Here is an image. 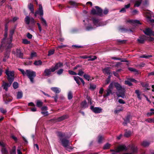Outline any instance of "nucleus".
<instances>
[{
    "instance_id": "nucleus-53",
    "label": "nucleus",
    "mask_w": 154,
    "mask_h": 154,
    "mask_svg": "<svg viewBox=\"0 0 154 154\" xmlns=\"http://www.w3.org/2000/svg\"><path fill=\"white\" fill-rule=\"evenodd\" d=\"M125 84L128 85L129 86L132 85L131 82L130 81V79L128 80L125 81Z\"/></svg>"
},
{
    "instance_id": "nucleus-15",
    "label": "nucleus",
    "mask_w": 154,
    "mask_h": 154,
    "mask_svg": "<svg viewBox=\"0 0 154 154\" xmlns=\"http://www.w3.org/2000/svg\"><path fill=\"white\" fill-rule=\"evenodd\" d=\"M15 55L17 57L20 58H23V54L22 53L20 49H17Z\"/></svg>"
},
{
    "instance_id": "nucleus-25",
    "label": "nucleus",
    "mask_w": 154,
    "mask_h": 154,
    "mask_svg": "<svg viewBox=\"0 0 154 154\" xmlns=\"http://www.w3.org/2000/svg\"><path fill=\"white\" fill-rule=\"evenodd\" d=\"M68 118V116L66 115H63L57 118V120L58 122H61Z\"/></svg>"
},
{
    "instance_id": "nucleus-44",
    "label": "nucleus",
    "mask_w": 154,
    "mask_h": 154,
    "mask_svg": "<svg viewBox=\"0 0 154 154\" xmlns=\"http://www.w3.org/2000/svg\"><path fill=\"white\" fill-rule=\"evenodd\" d=\"M1 150L2 154H8V151L5 148V147H2V148Z\"/></svg>"
},
{
    "instance_id": "nucleus-56",
    "label": "nucleus",
    "mask_w": 154,
    "mask_h": 154,
    "mask_svg": "<svg viewBox=\"0 0 154 154\" xmlns=\"http://www.w3.org/2000/svg\"><path fill=\"white\" fill-rule=\"evenodd\" d=\"M111 78V76L109 75L107 79H106V83H105L106 85L107 84L109 83L110 81V79Z\"/></svg>"
},
{
    "instance_id": "nucleus-58",
    "label": "nucleus",
    "mask_w": 154,
    "mask_h": 154,
    "mask_svg": "<svg viewBox=\"0 0 154 154\" xmlns=\"http://www.w3.org/2000/svg\"><path fill=\"white\" fill-rule=\"evenodd\" d=\"M108 9L106 8H105L103 11V14L106 15L107 14L108 12Z\"/></svg>"
},
{
    "instance_id": "nucleus-29",
    "label": "nucleus",
    "mask_w": 154,
    "mask_h": 154,
    "mask_svg": "<svg viewBox=\"0 0 154 154\" xmlns=\"http://www.w3.org/2000/svg\"><path fill=\"white\" fill-rule=\"evenodd\" d=\"M104 139V137L101 135H99L97 137V142L99 144H101L102 143V141Z\"/></svg>"
},
{
    "instance_id": "nucleus-13",
    "label": "nucleus",
    "mask_w": 154,
    "mask_h": 154,
    "mask_svg": "<svg viewBox=\"0 0 154 154\" xmlns=\"http://www.w3.org/2000/svg\"><path fill=\"white\" fill-rule=\"evenodd\" d=\"M39 8L37 11H36L35 14V16H36L37 14H39L40 16H42L43 14L42 7L41 5H39Z\"/></svg>"
},
{
    "instance_id": "nucleus-4",
    "label": "nucleus",
    "mask_w": 154,
    "mask_h": 154,
    "mask_svg": "<svg viewBox=\"0 0 154 154\" xmlns=\"http://www.w3.org/2000/svg\"><path fill=\"white\" fill-rule=\"evenodd\" d=\"M5 73L9 83H4V87H10L14 78V72L13 71H10L8 69L6 70Z\"/></svg>"
},
{
    "instance_id": "nucleus-6",
    "label": "nucleus",
    "mask_w": 154,
    "mask_h": 154,
    "mask_svg": "<svg viewBox=\"0 0 154 154\" xmlns=\"http://www.w3.org/2000/svg\"><path fill=\"white\" fill-rule=\"evenodd\" d=\"M96 9H93L91 11V13L93 14L97 15L100 16H103V11L101 8L97 6H95Z\"/></svg>"
},
{
    "instance_id": "nucleus-32",
    "label": "nucleus",
    "mask_w": 154,
    "mask_h": 154,
    "mask_svg": "<svg viewBox=\"0 0 154 154\" xmlns=\"http://www.w3.org/2000/svg\"><path fill=\"white\" fill-rule=\"evenodd\" d=\"M144 14L147 19L150 20L151 15L149 12V11H145Z\"/></svg>"
},
{
    "instance_id": "nucleus-59",
    "label": "nucleus",
    "mask_w": 154,
    "mask_h": 154,
    "mask_svg": "<svg viewBox=\"0 0 154 154\" xmlns=\"http://www.w3.org/2000/svg\"><path fill=\"white\" fill-rule=\"evenodd\" d=\"M52 97L54 98V101L55 102H57V99L58 98V97L57 94H56V95L54 96H53Z\"/></svg>"
},
{
    "instance_id": "nucleus-30",
    "label": "nucleus",
    "mask_w": 154,
    "mask_h": 154,
    "mask_svg": "<svg viewBox=\"0 0 154 154\" xmlns=\"http://www.w3.org/2000/svg\"><path fill=\"white\" fill-rule=\"evenodd\" d=\"M130 4H129L126 5H125L124 8H123L120 11V12L124 13L126 11V9L129 8L130 7Z\"/></svg>"
},
{
    "instance_id": "nucleus-10",
    "label": "nucleus",
    "mask_w": 154,
    "mask_h": 154,
    "mask_svg": "<svg viewBox=\"0 0 154 154\" xmlns=\"http://www.w3.org/2000/svg\"><path fill=\"white\" fill-rule=\"evenodd\" d=\"M90 109L94 113L97 114L100 113L101 112L102 109V108L99 107H94L93 106H91Z\"/></svg>"
},
{
    "instance_id": "nucleus-24",
    "label": "nucleus",
    "mask_w": 154,
    "mask_h": 154,
    "mask_svg": "<svg viewBox=\"0 0 154 154\" xmlns=\"http://www.w3.org/2000/svg\"><path fill=\"white\" fill-rule=\"evenodd\" d=\"M145 37L144 35L140 37L137 40V41L140 43H143L145 40Z\"/></svg>"
},
{
    "instance_id": "nucleus-50",
    "label": "nucleus",
    "mask_w": 154,
    "mask_h": 154,
    "mask_svg": "<svg viewBox=\"0 0 154 154\" xmlns=\"http://www.w3.org/2000/svg\"><path fill=\"white\" fill-rule=\"evenodd\" d=\"M84 73V72L82 69H80L79 70V72L77 74L80 76H81L83 75Z\"/></svg>"
},
{
    "instance_id": "nucleus-8",
    "label": "nucleus",
    "mask_w": 154,
    "mask_h": 154,
    "mask_svg": "<svg viewBox=\"0 0 154 154\" xmlns=\"http://www.w3.org/2000/svg\"><path fill=\"white\" fill-rule=\"evenodd\" d=\"M109 88H107L106 91L104 92V93L103 95V97H106L109 95L110 94H113V92L112 91V89L113 87H109Z\"/></svg>"
},
{
    "instance_id": "nucleus-49",
    "label": "nucleus",
    "mask_w": 154,
    "mask_h": 154,
    "mask_svg": "<svg viewBox=\"0 0 154 154\" xmlns=\"http://www.w3.org/2000/svg\"><path fill=\"white\" fill-rule=\"evenodd\" d=\"M83 77L85 79L88 81H89L91 79L90 76L88 74H84L83 75Z\"/></svg>"
},
{
    "instance_id": "nucleus-18",
    "label": "nucleus",
    "mask_w": 154,
    "mask_h": 154,
    "mask_svg": "<svg viewBox=\"0 0 154 154\" xmlns=\"http://www.w3.org/2000/svg\"><path fill=\"white\" fill-rule=\"evenodd\" d=\"M130 115H128L125 118V119H124V122L123 123V125L124 126H126L128 123H130Z\"/></svg>"
},
{
    "instance_id": "nucleus-21",
    "label": "nucleus",
    "mask_w": 154,
    "mask_h": 154,
    "mask_svg": "<svg viewBox=\"0 0 154 154\" xmlns=\"http://www.w3.org/2000/svg\"><path fill=\"white\" fill-rule=\"evenodd\" d=\"M80 105L81 107L84 109L88 107V105L86 100H84L81 103Z\"/></svg>"
},
{
    "instance_id": "nucleus-11",
    "label": "nucleus",
    "mask_w": 154,
    "mask_h": 154,
    "mask_svg": "<svg viewBox=\"0 0 154 154\" xmlns=\"http://www.w3.org/2000/svg\"><path fill=\"white\" fill-rule=\"evenodd\" d=\"M116 149V152H118L122 151H126L127 150L126 146L124 145H119Z\"/></svg>"
},
{
    "instance_id": "nucleus-20",
    "label": "nucleus",
    "mask_w": 154,
    "mask_h": 154,
    "mask_svg": "<svg viewBox=\"0 0 154 154\" xmlns=\"http://www.w3.org/2000/svg\"><path fill=\"white\" fill-rule=\"evenodd\" d=\"M135 92L136 94L137 97L139 100H141L142 97H141V96L142 95V94H143L141 92L138 90H136Z\"/></svg>"
},
{
    "instance_id": "nucleus-62",
    "label": "nucleus",
    "mask_w": 154,
    "mask_h": 154,
    "mask_svg": "<svg viewBox=\"0 0 154 154\" xmlns=\"http://www.w3.org/2000/svg\"><path fill=\"white\" fill-rule=\"evenodd\" d=\"M63 69H61L58 71L57 74L58 75H60L63 73Z\"/></svg>"
},
{
    "instance_id": "nucleus-60",
    "label": "nucleus",
    "mask_w": 154,
    "mask_h": 154,
    "mask_svg": "<svg viewBox=\"0 0 154 154\" xmlns=\"http://www.w3.org/2000/svg\"><path fill=\"white\" fill-rule=\"evenodd\" d=\"M41 113L42 114H43V115H45V116H48V111H46V112H43V111H42L41 112Z\"/></svg>"
},
{
    "instance_id": "nucleus-43",
    "label": "nucleus",
    "mask_w": 154,
    "mask_h": 154,
    "mask_svg": "<svg viewBox=\"0 0 154 154\" xmlns=\"http://www.w3.org/2000/svg\"><path fill=\"white\" fill-rule=\"evenodd\" d=\"M42 63V62L40 60H39L35 61L34 63V64L35 66H39L41 65Z\"/></svg>"
},
{
    "instance_id": "nucleus-28",
    "label": "nucleus",
    "mask_w": 154,
    "mask_h": 154,
    "mask_svg": "<svg viewBox=\"0 0 154 154\" xmlns=\"http://www.w3.org/2000/svg\"><path fill=\"white\" fill-rule=\"evenodd\" d=\"M51 89L56 93H59L61 91V90L57 87H52Z\"/></svg>"
},
{
    "instance_id": "nucleus-12",
    "label": "nucleus",
    "mask_w": 154,
    "mask_h": 154,
    "mask_svg": "<svg viewBox=\"0 0 154 154\" xmlns=\"http://www.w3.org/2000/svg\"><path fill=\"white\" fill-rule=\"evenodd\" d=\"M144 33L148 35H154V32L149 28H147L143 31Z\"/></svg>"
},
{
    "instance_id": "nucleus-45",
    "label": "nucleus",
    "mask_w": 154,
    "mask_h": 154,
    "mask_svg": "<svg viewBox=\"0 0 154 154\" xmlns=\"http://www.w3.org/2000/svg\"><path fill=\"white\" fill-rule=\"evenodd\" d=\"M110 146V144L108 143H106L103 147V149H109Z\"/></svg>"
},
{
    "instance_id": "nucleus-23",
    "label": "nucleus",
    "mask_w": 154,
    "mask_h": 154,
    "mask_svg": "<svg viewBox=\"0 0 154 154\" xmlns=\"http://www.w3.org/2000/svg\"><path fill=\"white\" fill-rule=\"evenodd\" d=\"M150 144V143L149 142L146 140H144L141 143V145L144 147L148 146Z\"/></svg>"
},
{
    "instance_id": "nucleus-2",
    "label": "nucleus",
    "mask_w": 154,
    "mask_h": 154,
    "mask_svg": "<svg viewBox=\"0 0 154 154\" xmlns=\"http://www.w3.org/2000/svg\"><path fill=\"white\" fill-rule=\"evenodd\" d=\"M57 136L61 141V144L63 146L71 149H73L72 146H69V140L67 139L69 138V137L66 136L65 133L61 131H57Z\"/></svg>"
},
{
    "instance_id": "nucleus-26",
    "label": "nucleus",
    "mask_w": 154,
    "mask_h": 154,
    "mask_svg": "<svg viewBox=\"0 0 154 154\" xmlns=\"http://www.w3.org/2000/svg\"><path fill=\"white\" fill-rule=\"evenodd\" d=\"M23 93L22 91H19L17 92V99H20L23 96Z\"/></svg>"
},
{
    "instance_id": "nucleus-9",
    "label": "nucleus",
    "mask_w": 154,
    "mask_h": 154,
    "mask_svg": "<svg viewBox=\"0 0 154 154\" xmlns=\"http://www.w3.org/2000/svg\"><path fill=\"white\" fill-rule=\"evenodd\" d=\"M73 78L74 80L79 85L80 84V81L82 84L83 85V86L85 84V82L82 78L78 76H74Z\"/></svg>"
},
{
    "instance_id": "nucleus-57",
    "label": "nucleus",
    "mask_w": 154,
    "mask_h": 154,
    "mask_svg": "<svg viewBox=\"0 0 154 154\" xmlns=\"http://www.w3.org/2000/svg\"><path fill=\"white\" fill-rule=\"evenodd\" d=\"M54 50H51L49 51L48 54V56H50L51 55H52L54 54Z\"/></svg>"
},
{
    "instance_id": "nucleus-39",
    "label": "nucleus",
    "mask_w": 154,
    "mask_h": 154,
    "mask_svg": "<svg viewBox=\"0 0 154 154\" xmlns=\"http://www.w3.org/2000/svg\"><path fill=\"white\" fill-rule=\"evenodd\" d=\"M73 97L72 93L71 91H69L68 94V98L69 100L71 99Z\"/></svg>"
},
{
    "instance_id": "nucleus-35",
    "label": "nucleus",
    "mask_w": 154,
    "mask_h": 154,
    "mask_svg": "<svg viewBox=\"0 0 154 154\" xmlns=\"http://www.w3.org/2000/svg\"><path fill=\"white\" fill-rule=\"evenodd\" d=\"M28 7L29 10L31 11V12L32 13H33L34 10L33 4L31 3L29 4L28 5Z\"/></svg>"
},
{
    "instance_id": "nucleus-3",
    "label": "nucleus",
    "mask_w": 154,
    "mask_h": 154,
    "mask_svg": "<svg viewBox=\"0 0 154 154\" xmlns=\"http://www.w3.org/2000/svg\"><path fill=\"white\" fill-rule=\"evenodd\" d=\"M18 69L23 76H27L32 83L34 82V79L36 76V73L35 72L30 69H27L25 71L21 69Z\"/></svg>"
},
{
    "instance_id": "nucleus-54",
    "label": "nucleus",
    "mask_w": 154,
    "mask_h": 154,
    "mask_svg": "<svg viewBox=\"0 0 154 154\" xmlns=\"http://www.w3.org/2000/svg\"><path fill=\"white\" fill-rule=\"evenodd\" d=\"M23 43L25 44H30V42L27 39H24L23 40Z\"/></svg>"
},
{
    "instance_id": "nucleus-47",
    "label": "nucleus",
    "mask_w": 154,
    "mask_h": 154,
    "mask_svg": "<svg viewBox=\"0 0 154 154\" xmlns=\"http://www.w3.org/2000/svg\"><path fill=\"white\" fill-rule=\"evenodd\" d=\"M152 57V56L151 55H143L140 56V57L148 59Z\"/></svg>"
},
{
    "instance_id": "nucleus-46",
    "label": "nucleus",
    "mask_w": 154,
    "mask_h": 154,
    "mask_svg": "<svg viewBox=\"0 0 154 154\" xmlns=\"http://www.w3.org/2000/svg\"><path fill=\"white\" fill-rule=\"evenodd\" d=\"M128 69L130 71L134 72L136 74H138V73L137 70L134 68L129 67Z\"/></svg>"
},
{
    "instance_id": "nucleus-41",
    "label": "nucleus",
    "mask_w": 154,
    "mask_h": 154,
    "mask_svg": "<svg viewBox=\"0 0 154 154\" xmlns=\"http://www.w3.org/2000/svg\"><path fill=\"white\" fill-rule=\"evenodd\" d=\"M11 154H16V147L14 146L10 151Z\"/></svg>"
},
{
    "instance_id": "nucleus-42",
    "label": "nucleus",
    "mask_w": 154,
    "mask_h": 154,
    "mask_svg": "<svg viewBox=\"0 0 154 154\" xmlns=\"http://www.w3.org/2000/svg\"><path fill=\"white\" fill-rule=\"evenodd\" d=\"M30 21V18L28 16H26L25 19V21L26 23L28 25L29 24Z\"/></svg>"
},
{
    "instance_id": "nucleus-40",
    "label": "nucleus",
    "mask_w": 154,
    "mask_h": 154,
    "mask_svg": "<svg viewBox=\"0 0 154 154\" xmlns=\"http://www.w3.org/2000/svg\"><path fill=\"white\" fill-rule=\"evenodd\" d=\"M37 56L36 53L34 52L33 51L31 52L30 55V57L29 58V59H32V58L34 57H35Z\"/></svg>"
},
{
    "instance_id": "nucleus-34",
    "label": "nucleus",
    "mask_w": 154,
    "mask_h": 154,
    "mask_svg": "<svg viewBox=\"0 0 154 154\" xmlns=\"http://www.w3.org/2000/svg\"><path fill=\"white\" fill-rule=\"evenodd\" d=\"M18 19V18L16 17H14L12 20H9V19H7L6 20V22H7V23H8L9 22H15Z\"/></svg>"
},
{
    "instance_id": "nucleus-36",
    "label": "nucleus",
    "mask_w": 154,
    "mask_h": 154,
    "mask_svg": "<svg viewBox=\"0 0 154 154\" xmlns=\"http://www.w3.org/2000/svg\"><path fill=\"white\" fill-rule=\"evenodd\" d=\"M9 55V53L6 52L5 53L3 60L4 62L6 61V60L8 58Z\"/></svg>"
},
{
    "instance_id": "nucleus-48",
    "label": "nucleus",
    "mask_w": 154,
    "mask_h": 154,
    "mask_svg": "<svg viewBox=\"0 0 154 154\" xmlns=\"http://www.w3.org/2000/svg\"><path fill=\"white\" fill-rule=\"evenodd\" d=\"M43 103L40 101H38L36 103V106L38 107H41L42 106Z\"/></svg>"
},
{
    "instance_id": "nucleus-38",
    "label": "nucleus",
    "mask_w": 154,
    "mask_h": 154,
    "mask_svg": "<svg viewBox=\"0 0 154 154\" xmlns=\"http://www.w3.org/2000/svg\"><path fill=\"white\" fill-rule=\"evenodd\" d=\"M141 2L142 0H138L136 1L134 4V6L137 7H139L140 5Z\"/></svg>"
},
{
    "instance_id": "nucleus-51",
    "label": "nucleus",
    "mask_w": 154,
    "mask_h": 154,
    "mask_svg": "<svg viewBox=\"0 0 154 154\" xmlns=\"http://www.w3.org/2000/svg\"><path fill=\"white\" fill-rule=\"evenodd\" d=\"M88 61H93L97 59V57L96 56H91V58H88Z\"/></svg>"
},
{
    "instance_id": "nucleus-5",
    "label": "nucleus",
    "mask_w": 154,
    "mask_h": 154,
    "mask_svg": "<svg viewBox=\"0 0 154 154\" xmlns=\"http://www.w3.org/2000/svg\"><path fill=\"white\" fill-rule=\"evenodd\" d=\"M117 90L116 94L118 97L124 98L125 96V89L123 87H116Z\"/></svg>"
},
{
    "instance_id": "nucleus-64",
    "label": "nucleus",
    "mask_w": 154,
    "mask_h": 154,
    "mask_svg": "<svg viewBox=\"0 0 154 154\" xmlns=\"http://www.w3.org/2000/svg\"><path fill=\"white\" fill-rule=\"evenodd\" d=\"M41 110L43 111H46L48 110V107L47 106H43L41 108Z\"/></svg>"
},
{
    "instance_id": "nucleus-55",
    "label": "nucleus",
    "mask_w": 154,
    "mask_h": 154,
    "mask_svg": "<svg viewBox=\"0 0 154 154\" xmlns=\"http://www.w3.org/2000/svg\"><path fill=\"white\" fill-rule=\"evenodd\" d=\"M0 111L1 113L4 114H5L7 112L6 109H4V108H0Z\"/></svg>"
},
{
    "instance_id": "nucleus-37",
    "label": "nucleus",
    "mask_w": 154,
    "mask_h": 154,
    "mask_svg": "<svg viewBox=\"0 0 154 154\" xmlns=\"http://www.w3.org/2000/svg\"><path fill=\"white\" fill-rule=\"evenodd\" d=\"M41 21L42 23V24L43 26H47L46 20L43 17H41Z\"/></svg>"
},
{
    "instance_id": "nucleus-19",
    "label": "nucleus",
    "mask_w": 154,
    "mask_h": 154,
    "mask_svg": "<svg viewBox=\"0 0 154 154\" xmlns=\"http://www.w3.org/2000/svg\"><path fill=\"white\" fill-rule=\"evenodd\" d=\"M93 21L94 25L96 27H98V26L103 25L100 22H99V21L98 20L96 19L93 18Z\"/></svg>"
},
{
    "instance_id": "nucleus-52",
    "label": "nucleus",
    "mask_w": 154,
    "mask_h": 154,
    "mask_svg": "<svg viewBox=\"0 0 154 154\" xmlns=\"http://www.w3.org/2000/svg\"><path fill=\"white\" fill-rule=\"evenodd\" d=\"M69 4L72 6L76 7L77 6V3L75 2L72 1H71L69 2Z\"/></svg>"
},
{
    "instance_id": "nucleus-63",
    "label": "nucleus",
    "mask_w": 154,
    "mask_h": 154,
    "mask_svg": "<svg viewBox=\"0 0 154 154\" xmlns=\"http://www.w3.org/2000/svg\"><path fill=\"white\" fill-rule=\"evenodd\" d=\"M91 56H88L87 55H83V56H81V58H83V59H86V58H91Z\"/></svg>"
},
{
    "instance_id": "nucleus-1",
    "label": "nucleus",
    "mask_w": 154,
    "mask_h": 154,
    "mask_svg": "<svg viewBox=\"0 0 154 154\" xmlns=\"http://www.w3.org/2000/svg\"><path fill=\"white\" fill-rule=\"evenodd\" d=\"M7 25V24H6L5 25V33L4 34L5 38L2 40L1 42V45L0 46V50H1L2 48L3 47H6L7 48H9L12 46L11 42L12 40V36L14 32V29H12L10 30L9 38L6 39L5 38L7 36L8 30V27Z\"/></svg>"
},
{
    "instance_id": "nucleus-14",
    "label": "nucleus",
    "mask_w": 154,
    "mask_h": 154,
    "mask_svg": "<svg viewBox=\"0 0 154 154\" xmlns=\"http://www.w3.org/2000/svg\"><path fill=\"white\" fill-rule=\"evenodd\" d=\"M63 66V64L60 63H57L54 67L51 68V70L52 72H54L56 69H57Z\"/></svg>"
},
{
    "instance_id": "nucleus-22",
    "label": "nucleus",
    "mask_w": 154,
    "mask_h": 154,
    "mask_svg": "<svg viewBox=\"0 0 154 154\" xmlns=\"http://www.w3.org/2000/svg\"><path fill=\"white\" fill-rule=\"evenodd\" d=\"M51 72H52L51 70V68L45 69L44 71L45 75V76H49L51 73Z\"/></svg>"
},
{
    "instance_id": "nucleus-33",
    "label": "nucleus",
    "mask_w": 154,
    "mask_h": 154,
    "mask_svg": "<svg viewBox=\"0 0 154 154\" xmlns=\"http://www.w3.org/2000/svg\"><path fill=\"white\" fill-rule=\"evenodd\" d=\"M109 87H121L120 84L117 82H112L110 84Z\"/></svg>"
},
{
    "instance_id": "nucleus-27",
    "label": "nucleus",
    "mask_w": 154,
    "mask_h": 154,
    "mask_svg": "<svg viewBox=\"0 0 154 154\" xmlns=\"http://www.w3.org/2000/svg\"><path fill=\"white\" fill-rule=\"evenodd\" d=\"M125 132L124 135V136L126 137H130L131 135V131H127L126 129L125 130Z\"/></svg>"
},
{
    "instance_id": "nucleus-16",
    "label": "nucleus",
    "mask_w": 154,
    "mask_h": 154,
    "mask_svg": "<svg viewBox=\"0 0 154 154\" xmlns=\"http://www.w3.org/2000/svg\"><path fill=\"white\" fill-rule=\"evenodd\" d=\"M131 150L132 152L131 153H125L123 154H133L134 153H136L137 152V147L134 145L132 146L131 147Z\"/></svg>"
},
{
    "instance_id": "nucleus-7",
    "label": "nucleus",
    "mask_w": 154,
    "mask_h": 154,
    "mask_svg": "<svg viewBox=\"0 0 154 154\" xmlns=\"http://www.w3.org/2000/svg\"><path fill=\"white\" fill-rule=\"evenodd\" d=\"M3 100L6 104L8 103L9 102H11L13 98L7 92H5L4 94L3 95Z\"/></svg>"
},
{
    "instance_id": "nucleus-17",
    "label": "nucleus",
    "mask_w": 154,
    "mask_h": 154,
    "mask_svg": "<svg viewBox=\"0 0 154 154\" xmlns=\"http://www.w3.org/2000/svg\"><path fill=\"white\" fill-rule=\"evenodd\" d=\"M127 23H129L134 25H136L137 24H141L139 21L137 20H129L127 21Z\"/></svg>"
},
{
    "instance_id": "nucleus-31",
    "label": "nucleus",
    "mask_w": 154,
    "mask_h": 154,
    "mask_svg": "<svg viewBox=\"0 0 154 154\" xmlns=\"http://www.w3.org/2000/svg\"><path fill=\"white\" fill-rule=\"evenodd\" d=\"M109 67H107L103 69V72L104 74H106L108 75L110 74V71Z\"/></svg>"
},
{
    "instance_id": "nucleus-61",
    "label": "nucleus",
    "mask_w": 154,
    "mask_h": 154,
    "mask_svg": "<svg viewBox=\"0 0 154 154\" xmlns=\"http://www.w3.org/2000/svg\"><path fill=\"white\" fill-rule=\"evenodd\" d=\"M68 72H69V73L71 75H76L77 74L76 73H75V72H74L73 71H72L69 70Z\"/></svg>"
}]
</instances>
